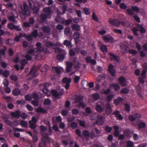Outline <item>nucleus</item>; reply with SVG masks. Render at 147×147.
<instances>
[{
  "instance_id": "1",
  "label": "nucleus",
  "mask_w": 147,
  "mask_h": 147,
  "mask_svg": "<svg viewBox=\"0 0 147 147\" xmlns=\"http://www.w3.org/2000/svg\"><path fill=\"white\" fill-rule=\"evenodd\" d=\"M109 22L111 25L117 27H119L120 24L123 26L125 25V24L124 22L120 21L117 19L110 18L109 20Z\"/></svg>"
},
{
  "instance_id": "2",
  "label": "nucleus",
  "mask_w": 147,
  "mask_h": 147,
  "mask_svg": "<svg viewBox=\"0 0 147 147\" xmlns=\"http://www.w3.org/2000/svg\"><path fill=\"white\" fill-rule=\"evenodd\" d=\"M30 7L32 9L34 13H38L39 10V7L40 5L39 3L36 4L32 0H28Z\"/></svg>"
},
{
  "instance_id": "3",
  "label": "nucleus",
  "mask_w": 147,
  "mask_h": 147,
  "mask_svg": "<svg viewBox=\"0 0 147 147\" xmlns=\"http://www.w3.org/2000/svg\"><path fill=\"white\" fill-rule=\"evenodd\" d=\"M20 8L22 10L21 13L24 16H30V13L29 10L28 6L26 3H24L23 5V7L21 6Z\"/></svg>"
},
{
  "instance_id": "4",
  "label": "nucleus",
  "mask_w": 147,
  "mask_h": 147,
  "mask_svg": "<svg viewBox=\"0 0 147 147\" xmlns=\"http://www.w3.org/2000/svg\"><path fill=\"white\" fill-rule=\"evenodd\" d=\"M51 93L53 97L55 98V99H59L63 94L62 91L61 90L58 92L56 90L54 89L52 90Z\"/></svg>"
},
{
  "instance_id": "5",
  "label": "nucleus",
  "mask_w": 147,
  "mask_h": 147,
  "mask_svg": "<svg viewBox=\"0 0 147 147\" xmlns=\"http://www.w3.org/2000/svg\"><path fill=\"white\" fill-rule=\"evenodd\" d=\"M104 104L102 102H100V104L98 103L96 105L95 107L96 110L98 112L100 113L103 111L104 110Z\"/></svg>"
},
{
  "instance_id": "6",
  "label": "nucleus",
  "mask_w": 147,
  "mask_h": 147,
  "mask_svg": "<svg viewBox=\"0 0 147 147\" xmlns=\"http://www.w3.org/2000/svg\"><path fill=\"white\" fill-rule=\"evenodd\" d=\"M38 51H36V49L34 48V49L30 48L27 52V53L30 54L33 57V58L36 59L38 55Z\"/></svg>"
},
{
  "instance_id": "7",
  "label": "nucleus",
  "mask_w": 147,
  "mask_h": 147,
  "mask_svg": "<svg viewBox=\"0 0 147 147\" xmlns=\"http://www.w3.org/2000/svg\"><path fill=\"white\" fill-rule=\"evenodd\" d=\"M118 80L119 83L122 87H125L127 86V82L124 77L122 76L118 78Z\"/></svg>"
},
{
  "instance_id": "8",
  "label": "nucleus",
  "mask_w": 147,
  "mask_h": 147,
  "mask_svg": "<svg viewBox=\"0 0 147 147\" xmlns=\"http://www.w3.org/2000/svg\"><path fill=\"white\" fill-rule=\"evenodd\" d=\"M108 70L112 76H115L116 71L115 69H114V66L113 65L111 64L109 65Z\"/></svg>"
},
{
  "instance_id": "9",
  "label": "nucleus",
  "mask_w": 147,
  "mask_h": 147,
  "mask_svg": "<svg viewBox=\"0 0 147 147\" xmlns=\"http://www.w3.org/2000/svg\"><path fill=\"white\" fill-rule=\"evenodd\" d=\"M109 54L110 56V59L111 60H113L118 63L119 62L120 59L119 56L115 55L112 53H109Z\"/></svg>"
},
{
  "instance_id": "10",
  "label": "nucleus",
  "mask_w": 147,
  "mask_h": 147,
  "mask_svg": "<svg viewBox=\"0 0 147 147\" xmlns=\"http://www.w3.org/2000/svg\"><path fill=\"white\" fill-rule=\"evenodd\" d=\"M62 81L63 83H66L65 85V88L67 90L69 87L70 83L71 82V79L70 78H67V77L64 78L63 80Z\"/></svg>"
},
{
  "instance_id": "11",
  "label": "nucleus",
  "mask_w": 147,
  "mask_h": 147,
  "mask_svg": "<svg viewBox=\"0 0 147 147\" xmlns=\"http://www.w3.org/2000/svg\"><path fill=\"white\" fill-rule=\"evenodd\" d=\"M47 47L46 48L47 52H49L50 47H51L53 49H55L57 47V45L56 43H53L51 42H48L47 43Z\"/></svg>"
},
{
  "instance_id": "12",
  "label": "nucleus",
  "mask_w": 147,
  "mask_h": 147,
  "mask_svg": "<svg viewBox=\"0 0 147 147\" xmlns=\"http://www.w3.org/2000/svg\"><path fill=\"white\" fill-rule=\"evenodd\" d=\"M104 118L102 116L98 115L97 116V119L96 121V123L99 125L102 124L105 122Z\"/></svg>"
},
{
  "instance_id": "13",
  "label": "nucleus",
  "mask_w": 147,
  "mask_h": 147,
  "mask_svg": "<svg viewBox=\"0 0 147 147\" xmlns=\"http://www.w3.org/2000/svg\"><path fill=\"white\" fill-rule=\"evenodd\" d=\"M103 38L104 41L107 42L114 40V38L110 35H105L103 36Z\"/></svg>"
},
{
  "instance_id": "14",
  "label": "nucleus",
  "mask_w": 147,
  "mask_h": 147,
  "mask_svg": "<svg viewBox=\"0 0 147 147\" xmlns=\"http://www.w3.org/2000/svg\"><path fill=\"white\" fill-rule=\"evenodd\" d=\"M20 112L19 110H16L15 112H11V115L13 117L19 118L20 116Z\"/></svg>"
},
{
  "instance_id": "15",
  "label": "nucleus",
  "mask_w": 147,
  "mask_h": 147,
  "mask_svg": "<svg viewBox=\"0 0 147 147\" xmlns=\"http://www.w3.org/2000/svg\"><path fill=\"white\" fill-rule=\"evenodd\" d=\"M106 109L105 112L107 114L109 115L112 112V109L110 103L109 102L107 103L105 105Z\"/></svg>"
},
{
  "instance_id": "16",
  "label": "nucleus",
  "mask_w": 147,
  "mask_h": 147,
  "mask_svg": "<svg viewBox=\"0 0 147 147\" xmlns=\"http://www.w3.org/2000/svg\"><path fill=\"white\" fill-rule=\"evenodd\" d=\"M123 100V99L121 97H119L114 100L113 103L116 106L119 105Z\"/></svg>"
},
{
  "instance_id": "17",
  "label": "nucleus",
  "mask_w": 147,
  "mask_h": 147,
  "mask_svg": "<svg viewBox=\"0 0 147 147\" xmlns=\"http://www.w3.org/2000/svg\"><path fill=\"white\" fill-rule=\"evenodd\" d=\"M21 93V91L20 89L16 88L13 90L12 94L14 96H18L20 95Z\"/></svg>"
},
{
  "instance_id": "18",
  "label": "nucleus",
  "mask_w": 147,
  "mask_h": 147,
  "mask_svg": "<svg viewBox=\"0 0 147 147\" xmlns=\"http://www.w3.org/2000/svg\"><path fill=\"white\" fill-rule=\"evenodd\" d=\"M42 136L43 138V140L50 142L48 134L47 133H44L42 134Z\"/></svg>"
},
{
  "instance_id": "19",
  "label": "nucleus",
  "mask_w": 147,
  "mask_h": 147,
  "mask_svg": "<svg viewBox=\"0 0 147 147\" xmlns=\"http://www.w3.org/2000/svg\"><path fill=\"white\" fill-rule=\"evenodd\" d=\"M113 114L115 115L116 117H118L119 120H122L123 119V117L122 115L120 114V112L118 111H116L113 112Z\"/></svg>"
},
{
  "instance_id": "20",
  "label": "nucleus",
  "mask_w": 147,
  "mask_h": 147,
  "mask_svg": "<svg viewBox=\"0 0 147 147\" xmlns=\"http://www.w3.org/2000/svg\"><path fill=\"white\" fill-rule=\"evenodd\" d=\"M72 22V20L71 19H68L67 20H65L63 19V20L61 22V23L64 24L65 25L68 26Z\"/></svg>"
},
{
  "instance_id": "21",
  "label": "nucleus",
  "mask_w": 147,
  "mask_h": 147,
  "mask_svg": "<svg viewBox=\"0 0 147 147\" xmlns=\"http://www.w3.org/2000/svg\"><path fill=\"white\" fill-rule=\"evenodd\" d=\"M138 128L139 129H143L146 126V123L143 122L142 120L140 121L139 123L137 125Z\"/></svg>"
},
{
  "instance_id": "22",
  "label": "nucleus",
  "mask_w": 147,
  "mask_h": 147,
  "mask_svg": "<svg viewBox=\"0 0 147 147\" xmlns=\"http://www.w3.org/2000/svg\"><path fill=\"white\" fill-rule=\"evenodd\" d=\"M49 16L47 15V14H42L40 15V18L41 20L40 21V23H42L47 18H49Z\"/></svg>"
},
{
  "instance_id": "23",
  "label": "nucleus",
  "mask_w": 147,
  "mask_h": 147,
  "mask_svg": "<svg viewBox=\"0 0 147 147\" xmlns=\"http://www.w3.org/2000/svg\"><path fill=\"white\" fill-rule=\"evenodd\" d=\"M62 54L60 53L59 54L57 57V59L60 61H63L65 57V51L64 50L63 51Z\"/></svg>"
},
{
  "instance_id": "24",
  "label": "nucleus",
  "mask_w": 147,
  "mask_h": 147,
  "mask_svg": "<svg viewBox=\"0 0 147 147\" xmlns=\"http://www.w3.org/2000/svg\"><path fill=\"white\" fill-rule=\"evenodd\" d=\"M37 113H42L45 114L47 113V111L41 107H38L36 109Z\"/></svg>"
},
{
  "instance_id": "25",
  "label": "nucleus",
  "mask_w": 147,
  "mask_h": 147,
  "mask_svg": "<svg viewBox=\"0 0 147 147\" xmlns=\"http://www.w3.org/2000/svg\"><path fill=\"white\" fill-rule=\"evenodd\" d=\"M67 67H66V70L67 72H70L71 71V69L72 67L73 64L72 63L69 62L66 63Z\"/></svg>"
},
{
  "instance_id": "26",
  "label": "nucleus",
  "mask_w": 147,
  "mask_h": 147,
  "mask_svg": "<svg viewBox=\"0 0 147 147\" xmlns=\"http://www.w3.org/2000/svg\"><path fill=\"white\" fill-rule=\"evenodd\" d=\"M83 97L82 96L79 95L76 98L75 102L76 103H80L83 100Z\"/></svg>"
},
{
  "instance_id": "27",
  "label": "nucleus",
  "mask_w": 147,
  "mask_h": 147,
  "mask_svg": "<svg viewBox=\"0 0 147 147\" xmlns=\"http://www.w3.org/2000/svg\"><path fill=\"white\" fill-rule=\"evenodd\" d=\"M41 44L40 42H37L36 44V47L35 48V49H36V51L38 52H39L42 51V49L41 48Z\"/></svg>"
},
{
  "instance_id": "28",
  "label": "nucleus",
  "mask_w": 147,
  "mask_h": 147,
  "mask_svg": "<svg viewBox=\"0 0 147 147\" xmlns=\"http://www.w3.org/2000/svg\"><path fill=\"white\" fill-rule=\"evenodd\" d=\"M72 29L73 30L78 31L80 29V26L79 25L74 24L71 26Z\"/></svg>"
},
{
  "instance_id": "29",
  "label": "nucleus",
  "mask_w": 147,
  "mask_h": 147,
  "mask_svg": "<svg viewBox=\"0 0 147 147\" xmlns=\"http://www.w3.org/2000/svg\"><path fill=\"white\" fill-rule=\"evenodd\" d=\"M44 12L49 16H50L51 14V9L49 8H45L44 9Z\"/></svg>"
},
{
  "instance_id": "30",
  "label": "nucleus",
  "mask_w": 147,
  "mask_h": 147,
  "mask_svg": "<svg viewBox=\"0 0 147 147\" xmlns=\"http://www.w3.org/2000/svg\"><path fill=\"white\" fill-rule=\"evenodd\" d=\"M126 11L127 13L130 16H132L134 14V12L132 8H129L127 9L126 10Z\"/></svg>"
},
{
  "instance_id": "31",
  "label": "nucleus",
  "mask_w": 147,
  "mask_h": 147,
  "mask_svg": "<svg viewBox=\"0 0 147 147\" xmlns=\"http://www.w3.org/2000/svg\"><path fill=\"white\" fill-rule=\"evenodd\" d=\"M29 124V127L31 129H34L36 128V123H32L31 121H30Z\"/></svg>"
},
{
  "instance_id": "32",
  "label": "nucleus",
  "mask_w": 147,
  "mask_h": 147,
  "mask_svg": "<svg viewBox=\"0 0 147 147\" xmlns=\"http://www.w3.org/2000/svg\"><path fill=\"white\" fill-rule=\"evenodd\" d=\"M138 26L139 29V31L141 33H144L146 32V30L142 26H141L139 24L138 25Z\"/></svg>"
},
{
  "instance_id": "33",
  "label": "nucleus",
  "mask_w": 147,
  "mask_h": 147,
  "mask_svg": "<svg viewBox=\"0 0 147 147\" xmlns=\"http://www.w3.org/2000/svg\"><path fill=\"white\" fill-rule=\"evenodd\" d=\"M78 123L75 122H71L69 125L70 127L73 129H75L78 126Z\"/></svg>"
},
{
  "instance_id": "34",
  "label": "nucleus",
  "mask_w": 147,
  "mask_h": 147,
  "mask_svg": "<svg viewBox=\"0 0 147 147\" xmlns=\"http://www.w3.org/2000/svg\"><path fill=\"white\" fill-rule=\"evenodd\" d=\"M92 111L90 108L89 107H86L85 109V115H87L88 114L92 113Z\"/></svg>"
},
{
  "instance_id": "35",
  "label": "nucleus",
  "mask_w": 147,
  "mask_h": 147,
  "mask_svg": "<svg viewBox=\"0 0 147 147\" xmlns=\"http://www.w3.org/2000/svg\"><path fill=\"white\" fill-rule=\"evenodd\" d=\"M52 70L54 72H55L58 74H59L60 73L61 71L60 69L57 67H53Z\"/></svg>"
},
{
  "instance_id": "36",
  "label": "nucleus",
  "mask_w": 147,
  "mask_h": 147,
  "mask_svg": "<svg viewBox=\"0 0 147 147\" xmlns=\"http://www.w3.org/2000/svg\"><path fill=\"white\" fill-rule=\"evenodd\" d=\"M70 33V28L67 27L64 30V34L68 36Z\"/></svg>"
},
{
  "instance_id": "37",
  "label": "nucleus",
  "mask_w": 147,
  "mask_h": 147,
  "mask_svg": "<svg viewBox=\"0 0 147 147\" xmlns=\"http://www.w3.org/2000/svg\"><path fill=\"white\" fill-rule=\"evenodd\" d=\"M100 50L103 53L106 52L107 51V48L105 45H102L100 47Z\"/></svg>"
},
{
  "instance_id": "38",
  "label": "nucleus",
  "mask_w": 147,
  "mask_h": 147,
  "mask_svg": "<svg viewBox=\"0 0 147 147\" xmlns=\"http://www.w3.org/2000/svg\"><path fill=\"white\" fill-rule=\"evenodd\" d=\"M92 96L93 98L96 100H97L99 99L100 96L98 93H96L92 94Z\"/></svg>"
},
{
  "instance_id": "39",
  "label": "nucleus",
  "mask_w": 147,
  "mask_h": 147,
  "mask_svg": "<svg viewBox=\"0 0 147 147\" xmlns=\"http://www.w3.org/2000/svg\"><path fill=\"white\" fill-rule=\"evenodd\" d=\"M43 31L44 32L48 33L50 31V28L48 26H45L42 28Z\"/></svg>"
},
{
  "instance_id": "40",
  "label": "nucleus",
  "mask_w": 147,
  "mask_h": 147,
  "mask_svg": "<svg viewBox=\"0 0 147 147\" xmlns=\"http://www.w3.org/2000/svg\"><path fill=\"white\" fill-rule=\"evenodd\" d=\"M80 37L79 33L78 32H76L74 33L73 34V38L75 40L78 39Z\"/></svg>"
},
{
  "instance_id": "41",
  "label": "nucleus",
  "mask_w": 147,
  "mask_h": 147,
  "mask_svg": "<svg viewBox=\"0 0 147 147\" xmlns=\"http://www.w3.org/2000/svg\"><path fill=\"white\" fill-rule=\"evenodd\" d=\"M31 35L34 38H36L38 36V31L36 30H34L31 33Z\"/></svg>"
},
{
  "instance_id": "42",
  "label": "nucleus",
  "mask_w": 147,
  "mask_h": 147,
  "mask_svg": "<svg viewBox=\"0 0 147 147\" xmlns=\"http://www.w3.org/2000/svg\"><path fill=\"white\" fill-rule=\"evenodd\" d=\"M139 29L137 27H134L132 29V31L133 32L134 34V35L136 36H137L138 35V34L137 33V32L138 31Z\"/></svg>"
},
{
  "instance_id": "43",
  "label": "nucleus",
  "mask_w": 147,
  "mask_h": 147,
  "mask_svg": "<svg viewBox=\"0 0 147 147\" xmlns=\"http://www.w3.org/2000/svg\"><path fill=\"white\" fill-rule=\"evenodd\" d=\"M46 141L42 140L39 144V147H46Z\"/></svg>"
},
{
  "instance_id": "44",
  "label": "nucleus",
  "mask_w": 147,
  "mask_h": 147,
  "mask_svg": "<svg viewBox=\"0 0 147 147\" xmlns=\"http://www.w3.org/2000/svg\"><path fill=\"white\" fill-rule=\"evenodd\" d=\"M129 91V90L128 88H124L121 89V92L123 94H126L128 93Z\"/></svg>"
},
{
  "instance_id": "45",
  "label": "nucleus",
  "mask_w": 147,
  "mask_h": 147,
  "mask_svg": "<svg viewBox=\"0 0 147 147\" xmlns=\"http://www.w3.org/2000/svg\"><path fill=\"white\" fill-rule=\"evenodd\" d=\"M6 42L8 45H11L14 43L13 40V39L9 38L6 41Z\"/></svg>"
},
{
  "instance_id": "46",
  "label": "nucleus",
  "mask_w": 147,
  "mask_h": 147,
  "mask_svg": "<svg viewBox=\"0 0 147 147\" xmlns=\"http://www.w3.org/2000/svg\"><path fill=\"white\" fill-rule=\"evenodd\" d=\"M83 12L86 15H89L90 13V11L89 9L85 7L83 9Z\"/></svg>"
},
{
  "instance_id": "47",
  "label": "nucleus",
  "mask_w": 147,
  "mask_h": 147,
  "mask_svg": "<svg viewBox=\"0 0 147 147\" xmlns=\"http://www.w3.org/2000/svg\"><path fill=\"white\" fill-rule=\"evenodd\" d=\"M8 19L10 21L13 22L15 23H16V22L14 16H9L8 17Z\"/></svg>"
},
{
  "instance_id": "48",
  "label": "nucleus",
  "mask_w": 147,
  "mask_h": 147,
  "mask_svg": "<svg viewBox=\"0 0 147 147\" xmlns=\"http://www.w3.org/2000/svg\"><path fill=\"white\" fill-rule=\"evenodd\" d=\"M113 94H110L108 96L107 98V100L108 102H110L112 100L113 97Z\"/></svg>"
},
{
  "instance_id": "49",
  "label": "nucleus",
  "mask_w": 147,
  "mask_h": 147,
  "mask_svg": "<svg viewBox=\"0 0 147 147\" xmlns=\"http://www.w3.org/2000/svg\"><path fill=\"white\" fill-rule=\"evenodd\" d=\"M129 52L133 55H136L138 51L136 50L130 49L129 51Z\"/></svg>"
},
{
  "instance_id": "50",
  "label": "nucleus",
  "mask_w": 147,
  "mask_h": 147,
  "mask_svg": "<svg viewBox=\"0 0 147 147\" xmlns=\"http://www.w3.org/2000/svg\"><path fill=\"white\" fill-rule=\"evenodd\" d=\"M21 125L23 127H26L27 126V123L26 121L22 120L20 121Z\"/></svg>"
},
{
  "instance_id": "51",
  "label": "nucleus",
  "mask_w": 147,
  "mask_h": 147,
  "mask_svg": "<svg viewBox=\"0 0 147 147\" xmlns=\"http://www.w3.org/2000/svg\"><path fill=\"white\" fill-rule=\"evenodd\" d=\"M120 7L121 9H125L127 7V6L124 3H120Z\"/></svg>"
},
{
  "instance_id": "52",
  "label": "nucleus",
  "mask_w": 147,
  "mask_h": 147,
  "mask_svg": "<svg viewBox=\"0 0 147 147\" xmlns=\"http://www.w3.org/2000/svg\"><path fill=\"white\" fill-rule=\"evenodd\" d=\"M147 72V70L146 69H144L142 71L141 75V77L143 78H145L146 77V75Z\"/></svg>"
},
{
  "instance_id": "53",
  "label": "nucleus",
  "mask_w": 147,
  "mask_h": 147,
  "mask_svg": "<svg viewBox=\"0 0 147 147\" xmlns=\"http://www.w3.org/2000/svg\"><path fill=\"white\" fill-rule=\"evenodd\" d=\"M112 128L111 127H110L108 125L106 126L104 130L106 132L108 133L110 132L112 130Z\"/></svg>"
},
{
  "instance_id": "54",
  "label": "nucleus",
  "mask_w": 147,
  "mask_h": 147,
  "mask_svg": "<svg viewBox=\"0 0 147 147\" xmlns=\"http://www.w3.org/2000/svg\"><path fill=\"white\" fill-rule=\"evenodd\" d=\"M25 98L26 100L28 101H30L32 99V96L30 94H28L26 95L25 96Z\"/></svg>"
},
{
  "instance_id": "55",
  "label": "nucleus",
  "mask_w": 147,
  "mask_h": 147,
  "mask_svg": "<svg viewBox=\"0 0 147 147\" xmlns=\"http://www.w3.org/2000/svg\"><path fill=\"white\" fill-rule=\"evenodd\" d=\"M15 25L11 23H9L7 24L8 28L10 29L13 30L14 29Z\"/></svg>"
},
{
  "instance_id": "56",
  "label": "nucleus",
  "mask_w": 147,
  "mask_h": 147,
  "mask_svg": "<svg viewBox=\"0 0 147 147\" xmlns=\"http://www.w3.org/2000/svg\"><path fill=\"white\" fill-rule=\"evenodd\" d=\"M124 109L125 110L128 112H129L130 111V106L127 104H125Z\"/></svg>"
},
{
  "instance_id": "57",
  "label": "nucleus",
  "mask_w": 147,
  "mask_h": 147,
  "mask_svg": "<svg viewBox=\"0 0 147 147\" xmlns=\"http://www.w3.org/2000/svg\"><path fill=\"white\" fill-rule=\"evenodd\" d=\"M114 88L115 90L118 91L119 90L120 88V87L119 85L117 84H113L112 85Z\"/></svg>"
},
{
  "instance_id": "58",
  "label": "nucleus",
  "mask_w": 147,
  "mask_h": 147,
  "mask_svg": "<svg viewBox=\"0 0 147 147\" xmlns=\"http://www.w3.org/2000/svg\"><path fill=\"white\" fill-rule=\"evenodd\" d=\"M4 48L3 49H0V54L3 55H5V51L6 49V47L5 46H4Z\"/></svg>"
},
{
  "instance_id": "59",
  "label": "nucleus",
  "mask_w": 147,
  "mask_h": 147,
  "mask_svg": "<svg viewBox=\"0 0 147 147\" xmlns=\"http://www.w3.org/2000/svg\"><path fill=\"white\" fill-rule=\"evenodd\" d=\"M131 8L134 12L135 11L136 12H138L140 11L139 8L136 6H132Z\"/></svg>"
},
{
  "instance_id": "60",
  "label": "nucleus",
  "mask_w": 147,
  "mask_h": 147,
  "mask_svg": "<svg viewBox=\"0 0 147 147\" xmlns=\"http://www.w3.org/2000/svg\"><path fill=\"white\" fill-rule=\"evenodd\" d=\"M110 88H108L107 90H102L101 93L102 94L107 95L110 93Z\"/></svg>"
},
{
  "instance_id": "61",
  "label": "nucleus",
  "mask_w": 147,
  "mask_h": 147,
  "mask_svg": "<svg viewBox=\"0 0 147 147\" xmlns=\"http://www.w3.org/2000/svg\"><path fill=\"white\" fill-rule=\"evenodd\" d=\"M134 143L131 141H128L127 142V145L126 147H133Z\"/></svg>"
},
{
  "instance_id": "62",
  "label": "nucleus",
  "mask_w": 147,
  "mask_h": 147,
  "mask_svg": "<svg viewBox=\"0 0 147 147\" xmlns=\"http://www.w3.org/2000/svg\"><path fill=\"white\" fill-rule=\"evenodd\" d=\"M92 17L93 20H94L96 22H98V21L97 16H96L95 13L94 12H93L92 13Z\"/></svg>"
},
{
  "instance_id": "63",
  "label": "nucleus",
  "mask_w": 147,
  "mask_h": 147,
  "mask_svg": "<svg viewBox=\"0 0 147 147\" xmlns=\"http://www.w3.org/2000/svg\"><path fill=\"white\" fill-rule=\"evenodd\" d=\"M3 84L5 86L7 87L9 85V82L7 79H5L3 80Z\"/></svg>"
},
{
  "instance_id": "64",
  "label": "nucleus",
  "mask_w": 147,
  "mask_h": 147,
  "mask_svg": "<svg viewBox=\"0 0 147 147\" xmlns=\"http://www.w3.org/2000/svg\"><path fill=\"white\" fill-rule=\"evenodd\" d=\"M9 74V71L8 70H6L3 73V75L5 77H7Z\"/></svg>"
}]
</instances>
